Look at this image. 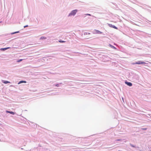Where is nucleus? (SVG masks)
<instances>
[{"mask_svg": "<svg viewBox=\"0 0 151 151\" xmlns=\"http://www.w3.org/2000/svg\"><path fill=\"white\" fill-rule=\"evenodd\" d=\"M77 12V10L76 9L72 11L69 14V16L71 15H74L76 14Z\"/></svg>", "mask_w": 151, "mask_h": 151, "instance_id": "nucleus-1", "label": "nucleus"}, {"mask_svg": "<svg viewBox=\"0 0 151 151\" xmlns=\"http://www.w3.org/2000/svg\"><path fill=\"white\" fill-rule=\"evenodd\" d=\"M95 32L94 33L95 34H102V32L98 30L95 29L94 30Z\"/></svg>", "mask_w": 151, "mask_h": 151, "instance_id": "nucleus-2", "label": "nucleus"}, {"mask_svg": "<svg viewBox=\"0 0 151 151\" xmlns=\"http://www.w3.org/2000/svg\"><path fill=\"white\" fill-rule=\"evenodd\" d=\"M109 26L110 27L113 28H114V29H118L117 27H116L115 26L113 25H112L111 24H109Z\"/></svg>", "mask_w": 151, "mask_h": 151, "instance_id": "nucleus-3", "label": "nucleus"}, {"mask_svg": "<svg viewBox=\"0 0 151 151\" xmlns=\"http://www.w3.org/2000/svg\"><path fill=\"white\" fill-rule=\"evenodd\" d=\"M10 48V47H7L5 48H2L0 49V50L1 51H4Z\"/></svg>", "mask_w": 151, "mask_h": 151, "instance_id": "nucleus-4", "label": "nucleus"}, {"mask_svg": "<svg viewBox=\"0 0 151 151\" xmlns=\"http://www.w3.org/2000/svg\"><path fill=\"white\" fill-rule=\"evenodd\" d=\"M125 83L129 86H132V83L130 82H126Z\"/></svg>", "mask_w": 151, "mask_h": 151, "instance_id": "nucleus-5", "label": "nucleus"}, {"mask_svg": "<svg viewBox=\"0 0 151 151\" xmlns=\"http://www.w3.org/2000/svg\"><path fill=\"white\" fill-rule=\"evenodd\" d=\"M6 112L7 113H10V114H12L13 115H14L15 114L12 111H6Z\"/></svg>", "mask_w": 151, "mask_h": 151, "instance_id": "nucleus-6", "label": "nucleus"}, {"mask_svg": "<svg viewBox=\"0 0 151 151\" xmlns=\"http://www.w3.org/2000/svg\"><path fill=\"white\" fill-rule=\"evenodd\" d=\"M142 61H138L137 62L135 63H134V64H142Z\"/></svg>", "mask_w": 151, "mask_h": 151, "instance_id": "nucleus-7", "label": "nucleus"}, {"mask_svg": "<svg viewBox=\"0 0 151 151\" xmlns=\"http://www.w3.org/2000/svg\"><path fill=\"white\" fill-rule=\"evenodd\" d=\"M26 81H20L19 83H18V84H19L20 83H26Z\"/></svg>", "mask_w": 151, "mask_h": 151, "instance_id": "nucleus-8", "label": "nucleus"}, {"mask_svg": "<svg viewBox=\"0 0 151 151\" xmlns=\"http://www.w3.org/2000/svg\"><path fill=\"white\" fill-rule=\"evenodd\" d=\"M3 82L5 84H7L10 83V82L7 81H3Z\"/></svg>", "mask_w": 151, "mask_h": 151, "instance_id": "nucleus-9", "label": "nucleus"}, {"mask_svg": "<svg viewBox=\"0 0 151 151\" xmlns=\"http://www.w3.org/2000/svg\"><path fill=\"white\" fill-rule=\"evenodd\" d=\"M46 39V37H41L40 38V39L41 40L45 39Z\"/></svg>", "mask_w": 151, "mask_h": 151, "instance_id": "nucleus-10", "label": "nucleus"}, {"mask_svg": "<svg viewBox=\"0 0 151 151\" xmlns=\"http://www.w3.org/2000/svg\"><path fill=\"white\" fill-rule=\"evenodd\" d=\"M110 45V47H111V48H114V49H116V47H115L114 46H113L112 45Z\"/></svg>", "mask_w": 151, "mask_h": 151, "instance_id": "nucleus-11", "label": "nucleus"}, {"mask_svg": "<svg viewBox=\"0 0 151 151\" xmlns=\"http://www.w3.org/2000/svg\"><path fill=\"white\" fill-rule=\"evenodd\" d=\"M59 42H65V41H63V40H60L59 41Z\"/></svg>", "mask_w": 151, "mask_h": 151, "instance_id": "nucleus-12", "label": "nucleus"}, {"mask_svg": "<svg viewBox=\"0 0 151 151\" xmlns=\"http://www.w3.org/2000/svg\"><path fill=\"white\" fill-rule=\"evenodd\" d=\"M90 33L85 32L84 33V35H90Z\"/></svg>", "mask_w": 151, "mask_h": 151, "instance_id": "nucleus-13", "label": "nucleus"}, {"mask_svg": "<svg viewBox=\"0 0 151 151\" xmlns=\"http://www.w3.org/2000/svg\"><path fill=\"white\" fill-rule=\"evenodd\" d=\"M22 60H22V59H20V60H18L17 61V62H20L21 61H22Z\"/></svg>", "mask_w": 151, "mask_h": 151, "instance_id": "nucleus-14", "label": "nucleus"}, {"mask_svg": "<svg viewBox=\"0 0 151 151\" xmlns=\"http://www.w3.org/2000/svg\"><path fill=\"white\" fill-rule=\"evenodd\" d=\"M146 63H145L144 62L142 61V64H145Z\"/></svg>", "mask_w": 151, "mask_h": 151, "instance_id": "nucleus-15", "label": "nucleus"}, {"mask_svg": "<svg viewBox=\"0 0 151 151\" xmlns=\"http://www.w3.org/2000/svg\"><path fill=\"white\" fill-rule=\"evenodd\" d=\"M18 32H19V31L16 32H14V33H12V34H14L17 33H18Z\"/></svg>", "mask_w": 151, "mask_h": 151, "instance_id": "nucleus-16", "label": "nucleus"}, {"mask_svg": "<svg viewBox=\"0 0 151 151\" xmlns=\"http://www.w3.org/2000/svg\"><path fill=\"white\" fill-rule=\"evenodd\" d=\"M130 145H131L132 147H135V146H134L133 145H132V144H130Z\"/></svg>", "mask_w": 151, "mask_h": 151, "instance_id": "nucleus-17", "label": "nucleus"}, {"mask_svg": "<svg viewBox=\"0 0 151 151\" xmlns=\"http://www.w3.org/2000/svg\"><path fill=\"white\" fill-rule=\"evenodd\" d=\"M147 129V128H143L142 129L143 130H146Z\"/></svg>", "mask_w": 151, "mask_h": 151, "instance_id": "nucleus-18", "label": "nucleus"}, {"mask_svg": "<svg viewBox=\"0 0 151 151\" xmlns=\"http://www.w3.org/2000/svg\"><path fill=\"white\" fill-rule=\"evenodd\" d=\"M86 15H89V16H91V15L90 14H86Z\"/></svg>", "mask_w": 151, "mask_h": 151, "instance_id": "nucleus-19", "label": "nucleus"}, {"mask_svg": "<svg viewBox=\"0 0 151 151\" xmlns=\"http://www.w3.org/2000/svg\"><path fill=\"white\" fill-rule=\"evenodd\" d=\"M28 27V25H26V26H24V28H25V27Z\"/></svg>", "mask_w": 151, "mask_h": 151, "instance_id": "nucleus-20", "label": "nucleus"}, {"mask_svg": "<svg viewBox=\"0 0 151 151\" xmlns=\"http://www.w3.org/2000/svg\"><path fill=\"white\" fill-rule=\"evenodd\" d=\"M58 85H59L58 84H57L56 85V86L58 87Z\"/></svg>", "mask_w": 151, "mask_h": 151, "instance_id": "nucleus-21", "label": "nucleus"}]
</instances>
